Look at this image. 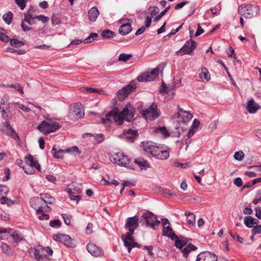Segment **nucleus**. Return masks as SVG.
<instances>
[{
	"mask_svg": "<svg viewBox=\"0 0 261 261\" xmlns=\"http://www.w3.org/2000/svg\"><path fill=\"white\" fill-rule=\"evenodd\" d=\"M142 148L145 152L150 153L153 157L159 160H166L169 156L170 149L167 146H157L151 142H142Z\"/></svg>",
	"mask_w": 261,
	"mask_h": 261,
	"instance_id": "f257e3e1",
	"label": "nucleus"
},
{
	"mask_svg": "<svg viewBox=\"0 0 261 261\" xmlns=\"http://www.w3.org/2000/svg\"><path fill=\"white\" fill-rule=\"evenodd\" d=\"M259 12V6L255 4L242 5L238 8L239 14L247 19L253 17L257 15Z\"/></svg>",
	"mask_w": 261,
	"mask_h": 261,
	"instance_id": "f03ea898",
	"label": "nucleus"
},
{
	"mask_svg": "<svg viewBox=\"0 0 261 261\" xmlns=\"http://www.w3.org/2000/svg\"><path fill=\"white\" fill-rule=\"evenodd\" d=\"M124 120H125L124 117L121 114V112L118 113L117 109H114L106 114L105 118H101V122L106 126H109L112 122V120H114L118 125H121L122 124Z\"/></svg>",
	"mask_w": 261,
	"mask_h": 261,
	"instance_id": "7ed1b4c3",
	"label": "nucleus"
},
{
	"mask_svg": "<svg viewBox=\"0 0 261 261\" xmlns=\"http://www.w3.org/2000/svg\"><path fill=\"white\" fill-rule=\"evenodd\" d=\"M61 127V125L55 121H43L37 126V129L44 135L55 132Z\"/></svg>",
	"mask_w": 261,
	"mask_h": 261,
	"instance_id": "20e7f679",
	"label": "nucleus"
},
{
	"mask_svg": "<svg viewBox=\"0 0 261 261\" xmlns=\"http://www.w3.org/2000/svg\"><path fill=\"white\" fill-rule=\"evenodd\" d=\"M175 246L181 250L183 256L185 257H187L189 253L191 251L196 250L197 247L192 244H189L186 247L183 248V247L187 244L186 239H184V237H180L179 238L177 236V239H174Z\"/></svg>",
	"mask_w": 261,
	"mask_h": 261,
	"instance_id": "39448f33",
	"label": "nucleus"
},
{
	"mask_svg": "<svg viewBox=\"0 0 261 261\" xmlns=\"http://www.w3.org/2000/svg\"><path fill=\"white\" fill-rule=\"evenodd\" d=\"M141 222L145 223L147 226L153 229H155V226H159L161 223L160 221L157 219L156 216L149 211L143 214Z\"/></svg>",
	"mask_w": 261,
	"mask_h": 261,
	"instance_id": "423d86ee",
	"label": "nucleus"
},
{
	"mask_svg": "<svg viewBox=\"0 0 261 261\" xmlns=\"http://www.w3.org/2000/svg\"><path fill=\"white\" fill-rule=\"evenodd\" d=\"M197 46L196 42L192 39H190L185 43L184 45L178 50L176 51L177 56H182L185 55H191Z\"/></svg>",
	"mask_w": 261,
	"mask_h": 261,
	"instance_id": "0eeeda50",
	"label": "nucleus"
},
{
	"mask_svg": "<svg viewBox=\"0 0 261 261\" xmlns=\"http://www.w3.org/2000/svg\"><path fill=\"white\" fill-rule=\"evenodd\" d=\"M0 131L5 135L12 137L16 140L18 143L19 144L20 143L21 140L18 135L16 133L14 129L12 127L7 120L2 123Z\"/></svg>",
	"mask_w": 261,
	"mask_h": 261,
	"instance_id": "6e6552de",
	"label": "nucleus"
},
{
	"mask_svg": "<svg viewBox=\"0 0 261 261\" xmlns=\"http://www.w3.org/2000/svg\"><path fill=\"white\" fill-rule=\"evenodd\" d=\"M110 160L113 163H117L119 165L126 167L130 162L129 159L123 153L118 152L110 156Z\"/></svg>",
	"mask_w": 261,
	"mask_h": 261,
	"instance_id": "1a4fd4ad",
	"label": "nucleus"
},
{
	"mask_svg": "<svg viewBox=\"0 0 261 261\" xmlns=\"http://www.w3.org/2000/svg\"><path fill=\"white\" fill-rule=\"evenodd\" d=\"M84 115V112L81 108L80 104L76 103L75 105L70 107L68 117L71 120H76L82 118Z\"/></svg>",
	"mask_w": 261,
	"mask_h": 261,
	"instance_id": "9d476101",
	"label": "nucleus"
},
{
	"mask_svg": "<svg viewBox=\"0 0 261 261\" xmlns=\"http://www.w3.org/2000/svg\"><path fill=\"white\" fill-rule=\"evenodd\" d=\"M136 88V83L134 81L130 82L128 85L118 91V98L121 101L123 100Z\"/></svg>",
	"mask_w": 261,
	"mask_h": 261,
	"instance_id": "9b49d317",
	"label": "nucleus"
},
{
	"mask_svg": "<svg viewBox=\"0 0 261 261\" xmlns=\"http://www.w3.org/2000/svg\"><path fill=\"white\" fill-rule=\"evenodd\" d=\"M133 233L127 232L125 235L122 234L121 238L124 242V246L127 247L128 251L130 252L133 247L140 248V245L135 242L134 238L132 236Z\"/></svg>",
	"mask_w": 261,
	"mask_h": 261,
	"instance_id": "f8f14e48",
	"label": "nucleus"
},
{
	"mask_svg": "<svg viewBox=\"0 0 261 261\" xmlns=\"http://www.w3.org/2000/svg\"><path fill=\"white\" fill-rule=\"evenodd\" d=\"M162 221L163 222V236H166L172 240L177 239V236L173 232L172 227L170 225L166 226L167 224H169V220L167 218H163Z\"/></svg>",
	"mask_w": 261,
	"mask_h": 261,
	"instance_id": "ddd939ff",
	"label": "nucleus"
},
{
	"mask_svg": "<svg viewBox=\"0 0 261 261\" xmlns=\"http://www.w3.org/2000/svg\"><path fill=\"white\" fill-rule=\"evenodd\" d=\"M139 219L137 215L134 217H128L125 225L126 229H128V232L133 233L135 229L139 226Z\"/></svg>",
	"mask_w": 261,
	"mask_h": 261,
	"instance_id": "4468645a",
	"label": "nucleus"
},
{
	"mask_svg": "<svg viewBox=\"0 0 261 261\" xmlns=\"http://www.w3.org/2000/svg\"><path fill=\"white\" fill-rule=\"evenodd\" d=\"M159 72V68L156 67L153 69L150 72L137 77V80L141 82H150L155 79Z\"/></svg>",
	"mask_w": 261,
	"mask_h": 261,
	"instance_id": "2eb2a0df",
	"label": "nucleus"
},
{
	"mask_svg": "<svg viewBox=\"0 0 261 261\" xmlns=\"http://www.w3.org/2000/svg\"><path fill=\"white\" fill-rule=\"evenodd\" d=\"M156 109L157 106L152 103L149 108L143 111L142 115L146 119L148 118L151 120H154L159 116Z\"/></svg>",
	"mask_w": 261,
	"mask_h": 261,
	"instance_id": "dca6fc26",
	"label": "nucleus"
},
{
	"mask_svg": "<svg viewBox=\"0 0 261 261\" xmlns=\"http://www.w3.org/2000/svg\"><path fill=\"white\" fill-rule=\"evenodd\" d=\"M40 200L44 201V202L46 204L45 207L46 210H45V211L50 212L51 211V208L47 205V204L54 203L55 201V198L47 193H41L40 194ZM33 200L39 202L40 199H39V198H34Z\"/></svg>",
	"mask_w": 261,
	"mask_h": 261,
	"instance_id": "f3484780",
	"label": "nucleus"
},
{
	"mask_svg": "<svg viewBox=\"0 0 261 261\" xmlns=\"http://www.w3.org/2000/svg\"><path fill=\"white\" fill-rule=\"evenodd\" d=\"M135 113V109L130 104L127 105L121 112L125 120L128 122L133 119Z\"/></svg>",
	"mask_w": 261,
	"mask_h": 261,
	"instance_id": "a211bd4d",
	"label": "nucleus"
},
{
	"mask_svg": "<svg viewBox=\"0 0 261 261\" xmlns=\"http://www.w3.org/2000/svg\"><path fill=\"white\" fill-rule=\"evenodd\" d=\"M218 257L216 255L210 252L205 251L201 252L197 257L196 261H217Z\"/></svg>",
	"mask_w": 261,
	"mask_h": 261,
	"instance_id": "6ab92c4d",
	"label": "nucleus"
},
{
	"mask_svg": "<svg viewBox=\"0 0 261 261\" xmlns=\"http://www.w3.org/2000/svg\"><path fill=\"white\" fill-rule=\"evenodd\" d=\"M178 112L177 114V117L181 119L183 123L189 122L193 117L192 115L189 112L184 111L179 106H177Z\"/></svg>",
	"mask_w": 261,
	"mask_h": 261,
	"instance_id": "aec40b11",
	"label": "nucleus"
},
{
	"mask_svg": "<svg viewBox=\"0 0 261 261\" xmlns=\"http://www.w3.org/2000/svg\"><path fill=\"white\" fill-rule=\"evenodd\" d=\"M86 248L87 251L93 256H100L103 254L102 249L93 243H89L87 245Z\"/></svg>",
	"mask_w": 261,
	"mask_h": 261,
	"instance_id": "412c9836",
	"label": "nucleus"
},
{
	"mask_svg": "<svg viewBox=\"0 0 261 261\" xmlns=\"http://www.w3.org/2000/svg\"><path fill=\"white\" fill-rule=\"evenodd\" d=\"M121 136L122 137L125 138L127 142H133L134 140L138 137V133L137 130L128 129L126 132L123 133Z\"/></svg>",
	"mask_w": 261,
	"mask_h": 261,
	"instance_id": "4be33fe9",
	"label": "nucleus"
},
{
	"mask_svg": "<svg viewBox=\"0 0 261 261\" xmlns=\"http://www.w3.org/2000/svg\"><path fill=\"white\" fill-rule=\"evenodd\" d=\"M0 111L3 118L8 120L9 119V113H10L9 104L7 102H1Z\"/></svg>",
	"mask_w": 261,
	"mask_h": 261,
	"instance_id": "5701e85b",
	"label": "nucleus"
},
{
	"mask_svg": "<svg viewBox=\"0 0 261 261\" xmlns=\"http://www.w3.org/2000/svg\"><path fill=\"white\" fill-rule=\"evenodd\" d=\"M245 108L249 113H255L260 108V107L258 104L255 103L253 99L251 98L248 101Z\"/></svg>",
	"mask_w": 261,
	"mask_h": 261,
	"instance_id": "b1692460",
	"label": "nucleus"
},
{
	"mask_svg": "<svg viewBox=\"0 0 261 261\" xmlns=\"http://www.w3.org/2000/svg\"><path fill=\"white\" fill-rule=\"evenodd\" d=\"M135 163L140 167L141 170H146L147 168H150V166L147 161L141 157L135 159Z\"/></svg>",
	"mask_w": 261,
	"mask_h": 261,
	"instance_id": "393cba45",
	"label": "nucleus"
},
{
	"mask_svg": "<svg viewBox=\"0 0 261 261\" xmlns=\"http://www.w3.org/2000/svg\"><path fill=\"white\" fill-rule=\"evenodd\" d=\"M130 23H127L122 24L119 29V33L122 35H126L132 31Z\"/></svg>",
	"mask_w": 261,
	"mask_h": 261,
	"instance_id": "a878e982",
	"label": "nucleus"
},
{
	"mask_svg": "<svg viewBox=\"0 0 261 261\" xmlns=\"http://www.w3.org/2000/svg\"><path fill=\"white\" fill-rule=\"evenodd\" d=\"M244 221L245 225L249 228H252L254 225H257L259 223V221L257 219L251 216L245 217Z\"/></svg>",
	"mask_w": 261,
	"mask_h": 261,
	"instance_id": "bb28decb",
	"label": "nucleus"
},
{
	"mask_svg": "<svg viewBox=\"0 0 261 261\" xmlns=\"http://www.w3.org/2000/svg\"><path fill=\"white\" fill-rule=\"evenodd\" d=\"M99 13L97 7H93L91 8L88 11V17L89 20L92 22L95 21L96 20Z\"/></svg>",
	"mask_w": 261,
	"mask_h": 261,
	"instance_id": "cd10ccee",
	"label": "nucleus"
},
{
	"mask_svg": "<svg viewBox=\"0 0 261 261\" xmlns=\"http://www.w3.org/2000/svg\"><path fill=\"white\" fill-rule=\"evenodd\" d=\"M61 242L67 247H72L74 246L73 240L68 235L63 234L61 236Z\"/></svg>",
	"mask_w": 261,
	"mask_h": 261,
	"instance_id": "c85d7f7f",
	"label": "nucleus"
},
{
	"mask_svg": "<svg viewBox=\"0 0 261 261\" xmlns=\"http://www.w3.org/2000/svg\"><path fill=\"white\" fill-rule=\"evenodd\" d=\"M185 128L182 126L181 127L178 122L175 123V128L173 129L171 133L173 134L174 137H179L181 134L180 131H184Z\"/></svg>",
	"mask_w": 261,
	"mask_h": 261,
	"instance_id": "c756f323",
	"label": "nucleus"
},
{
	"mask_svg": "<svg viewBox=\"0 0 261 261\" xmlns=\"http://www.w3.org/2000/svg\"><path fill=\"white\" fill-rule=\"evenodd\" d=\"M101 36L105 39H111L114 37L116 36V34L110 30L106 29L101 32Z\"/></svg>",
	"mask_w": 261,
	"mask_h": 261,
	"instance_id": "7c9ffc66",
	"label": "nucleus"
},
{
	"mask_svg": "<svg viewBox=\"0 0 261 261\" xmlns=\"http://www.w3.org/2000/svg\"><path fill=\"white\" fill-rule=\"evenodd\" d=\"M51 152L53 153V156L55 158L62 159L63 158V154L66 152V150L61 149L57 150L55 147H53L51 149Z\"/></svg>",
	"mask_w": 261,
	"mask_h": 261,
	"instance_id": "2f4dec72",
	"label": "nucleus"
},
{
	"mask_svg": "<svg viewBox=\"0 0 261 261\" xmlns=\"http://www.w3.org/2000/svg\"><path fill=\"white\" fill-rule=\"evenodd\" d=\"M25 160L26 163L32 168L35 166V165L38 162L37 160H35L34 156L31 154L26 155L25 156Z\"/></svg>",
	"mask_w": 261,
	"mask_h": 261,
	"instance_id": "473e14b6",
	"label": "nucleus"
},
{
	"mask_svg": "<svg viewBox=\"0 0 261 261\" xmlns=\"http://www.w3.org/2000/svg\"><path fill=\"white\" fill-rule=\"evenodd\" d=\"M35 15L33 16L32 14L27 13L24 14V21L30 25L34 24L36 23Z\"/></svg>",
	"mask_w": 261,
	"mask_h": 261,
	"instance_id": "72a5a7b5",
	"label": "nucleus"
},
{
	"mask_svg": "<svg viewBox=\"0 0 261 261\" xmlns=\"http://www.w3.org/2000/svg\"><path fill=\"white\" fill-rule=\"evenodd\" d=\"M199 77L201 80H205L206 81H208L210 80V74L206 68H202L201 71L199 73Z\"/></svg>",
	"mask_w": 261,
	"mask_h": 261,
	"instance_id": "f704fd0d",
	"label": "nucleus"
},
{
	"mask_svg": "<svg viewBox=\"0 0 261 261\" xmlns=\"http://www.w3.org/2000/svg\"><path fill=\"white\" fill-rule=\"evenodd\" d=\"M185 215L187 216V221L189 224L194 225L195 223V215L191 212H186Z\"/></svg>",
	"mask_w": 261,
	"mask_h": 261,
	"instance_id": "c9c22d12",
	"label": "nucleus"
},
{
	"mask_svg": "<svg viewBox=\"0 0 261 261\" xmlns=\"http://www.w3.org/2000/svg\"><path fill=\"white\" fill-rule=\"evenodd\" d=\"M11 237H12L14 242L16 243L23 240V237L22 235V233L17 231H14L13 233L11 234Z\"/></svg>",
	"mask_w": 261,
	"mask_h": 261,
	"instance_id": "e433bc0d",
	"label": "nucleus"
},
{
	"mask_svg": "<svg viewBox=\"0 0 261 261\" xmlns=\"http://www.w3.org/2000/svg\"><path fill=\"white\" fill-rule=\"evenodd\" d=\"M13 13L11 11H8L7 13L3 15V19L4 21L8 24H10L13 19Z\"/></svg>",
	"mask_w": 261,
	"mask_h": 261,
	"instance_id": "4c0bfd02",
	"label": "nucleus"
},
{
	"mask_svg": "<svg viewBox=\"0 0 261 261\" xmlns=\"http://www.w3.org/2000/svg\"><path fill=\"white\" fill-rule=\"evenodd\" d=\"M1 203L2 204H7L8 206H10L15 203V201H13L6 196H2L1 198Z\"/></svg>",
	"mask_w": 261,
	"mask_h": 261,
	"instance_id": "58836bf2",
	"label": "nucleus"
},
{
	"mask_svg": "<svg viewBox=\"0 0 261 261\" xmlns=\"http://www.w3.org/2000/svg\"><path fill=\"white\" fill-rule=\"evenodd\" d=\"M98 37V34L95 33H91L89 36L83 40L84 43H89L95 40Z\"/></svg>",
	"mask_w": 261,
	"mask_h": 261,
	"instance_id": "ea45409f",
	"label": "nucleus"
},
{
	"mask_svg": "<svg viewBox=\"0 0 261 261\" xmlns=\"http://www.w3.org/2000/svg\"><path fill=\"white\" fill-rule=\"evenodd\" d=\"M11 45L15 47H18L23 46L25 44V43L22 41L18 40L17 39H11L10 41Z\"/></svg>",
	"mask_w": 261,
	"mask_h": 261,
	"instance_id": "a19ab883",
	"label": "nucleus"
},
{
	"mask_svg": "<svg viewBox=\"0 0 261 261\" xmlns=\"http://www.w3.org/2000/svg\"><path fill=\"white\" fill-rule=\"evenodd\" d=\"M68 194L69 195V197L72 200H76V203H78L79 201L81 196L80 195H74L73 194L75 193V192H73V190L71 189H68Z\"/></svg>",
	"mask_w": 261,
	"mask_h": 261,
	"instance_id": "79ce46f5",
	"label": "nucleus"
},
{
	"mask_svg": "<svg viewBox=\"0 0 261 261\" xmlns=\"http://www.w3.org/2000/svg\"><path fill=\"white\" fill-rule=\"evenodd\" d=\"M132 54H125L122 53L119 55L118 60L119 61L126 62L127 61L129 60L132 57Z\"/></svg>",
	"mask_w": 261,
	"mask_h": 261,
	"instance_id": "37998d69",
	"label": "nucleus"
},
{
	"mask_svg": "<svg viewBox=\"0 0 261 261\" xmlns=\"http://www.w3.org/2000/svg\"><path fill=\"white\" fill-rule=\"evenodd\" d=\"M30 252L33 253L34 257L37 260H38L39 259H41L40 258L42 255L40 254V251L38 249L36 248H31L30 249Z\"/></svg>",
	"mask_w": 261,
	"mask_h": 261,
	"instance_id": "c03bdc74",
	"label": "nucleus"
},
{
	"mask_svg": "<svg viewBox=\"0 0 261 261\" xmlns=\"http://www.w3.org/2000/svg\"><path fill=\"white\" fill-rule=\"evenodd\" d=\"M234 158L239 161H242L244 157V153L242 151H239L235 152Z\"/></svg>",
	"mask_w": 261,
	"mask_h": 261,
	"instance_id": "a18cd8bd",
	"label": "nucleus"
},
{
	"mask_svg": "<svg viewBox=\"0 0 261 261\" xmlns=\"http://www.w3.org/2000/svg\"><path fill=\"white\" fill-rule=\"evenodd\" d=\"M170 6H168L166 7L163 11H162L159 15H158L154 18V21H158L160 19H161L165 14L169 10Z\"/></svg>",
	"mask_w": 261,
	"mask_h": 261,
	"instance_id": "49530a36",
	"label": "nucleus"
},
{
	"mask_svg": "<svg viewBox=\"0 0 261 261\" xmlns=\"http://www.w3.org/2000/svg\"><path fill=\"white\" fill-rule=\"evenodd\" d=\"M156 130L158 132L163 135L165 137L169 136V133L165 126L160 127Z\"/></svg>",
	"mask_w": 261,
	"mask_h": 261,
	"instance_id": "de8ad7c7",
	"label": "nucleus"
},
{
	"mask_svg": "<svg viewBox=\"0 0 261 261\" xmlns=\"http://www.w3.org/2000/svg\"><path fill=\"white\" fill-rule=\"evenodd\" d=\"M6 50L7 52H11L12 53H16L18 55H23L25 54V51L24 50H21V49H15L14 48H12L10 47H7L6 49Z\"/></svg>",
	"mask_w": 261,
	"mask_h": 261,
	"instance_id": "09e8293b",
	"label": "nucleus"
},
{
	"mask_svg": "<svg viewBox=\"0 0 261 261\" xmlns=\"http://www.w3.org/2000/svg\"><path fill=\"white\" fill-rule=\"evenodd\" d=\"M172 87H168L167 86L166 84L164 83H162V88L160 90V92L161 94L168 93L169 92L170 89H171Z\"/></svg>",
	"mask_w": 261,
	"mask_h": 261,
	"instance_id": "8fccbe9b",
	"label": "nucleus"
},
{
	"mask_svg": "<svg viewBox=\"0 0 261 261\" xmlns=\"http://www.w3.org/2000/svg\"><path fill=\"white\" fill-rule=\"evenodd\" d=\"M15 2L21 10H23L26 6V0H15Z\"/></svg>",
	"mask_w": 261,
	"mask_h": 261,
	"instance_id": "3c124183",
	"label": "nucleus"
},
{
	"mask_svg": "<svg viewBox=\"0 0 261 261\" xmlns=\"http://www.w3.org/2000/svg\"><path fill=\"white\" fill-rule=\"evenodd\" d=\"M10 40L11 39L8 35L3 33H0V40L4 43H8L10 42Z\"/></svg>",
	"mask_w": 261,
	"mask_h": 261,
	"instance_id": "603ef678",
	"label": "nucleus"
},
{
	"mask_svg": "<svg viewBox=\"0 0 261 261\" xmlns=\"http://www.w3.org/2000/svg\"><path fill=\"white\" fill-rule=\"evenodd\" d=\"M161 192L162 193V194L164 196V197L167 198L174 195L173 193H171L170 191L167 189L163 188L161 190Z\"/></svg>",
	"mask_w": 261,
	"mask_h": 261,
	"instance_id": "864d4df0",
	"label": "nucleus"
},
{
	"mask_svg": "<svg viewBox=\"0 0 261 261\" xmlns=\"http://www.w3.org/2000/svg\"><path fill=\"white\" fill-rule=\"evenodd\" d=\"M35 17L36 19H38V20L42 21L44 23H46L49 20L48 17L43 15H35Z\"/></svg>",
	"mask_w": 261,
	"mask_h": 261,
	"instance_id": "5fc2aeb1",
	"label": "nucleus"
},
{
	"mask_svg": "<svg viewBox=\"0 0 261 261\" xmlns=\"http://www.w3.org/2000/svg\"><path fill=\"white\" fill-rule=\"evenodd\" d=\"M9 87L14 88L17 91L20 92L21 94L23 93V88L19 84H11Z\"/></svg>",
	"mask_w": 261,
	"mask_h": 261,
	"instance_id": "6e6d98bb",
	"label": "nucleus"
},
{
	"mask_svg": "<svg viewBox=\"0 0 261 261\" xmlns=\"http://www.w3.org/2000/svg\"><path fill=\"white\" fill-rule=\"evenodd\" d=\"M1 249L2 251L5 253L10 252L11 250L10 247L7 244L4 243H2L1 245Z\"/></svg>",
	"mask_w": 261,
	"mask_h": 261,
	"instance_id": "4d7b16f0",
	"label": "nucleus"
},
{
	"mask_svg": "<svg viewBox=\"0 0 261 261\" xmlns=\"http://www.w3.org/2000/svg\"><path fill=\"white\" fill-rule=\"evenodd\" d=\"M253 203L254 204L261 203V190L257 192L256 198L253 200Z\"/></svg>",
	"mask_w": 261,
	"mask_h": 261,
	"instance_id": "13d9d810",
	"label": "nucleus"
},
{
	"mask_svg": "<svg viewBox=\"0 0 261 261\" xmlns=\"http://www.w3.org/2000/svg\"><path fill=\"white\" fill-rule=\"evenodd\" d=\"M86 90L87 91V92H89L91 93L97 92V93L101 94L103 92V91L101 90H98L96 88H90V87L86 88Z\"/></svg>",
	"mask_w": 261,
	"mask_h": 261,
	"instance_id": "bf43d9fd",
	"label": "nucleus"
},
{
	"mask_svg": "<svg viewBox=\"0 0 261 261\" xmlns=\"http://www.w3.org/2000/svg\"><path fill=\"white\" fill-rule=\"evenodd\" d=\"M61 221L58 219H56L49 222V225L50 226L54 227L55 226L59 227L61 226Z\"/></svg>",
	"mask_w": 261,
	"mask_h": 261,
	"instance_id": "052dcab7",
	"label": "nucleus"
},
{
	"mask_svg": "<svg viewBox=\"0 0 261 261\" xmlns=\"http://www.w3.org/2000/svg\"><path fill=\"white\" fill-rule=\"evenodd\" d=\"M251 231L253 235L261 233V225L254 227Z\"/></svg>",
	"mask_w": 261,
	"mask_h": 261,
	"instance_id": "680f3d73",
	"label": "nucleus"
},
{
	"mask_svg": "<svg viewBox=\"0 0 261 261\" xmlns=\"http://www.w3.org/2000/svg\"><path fill=\"white\" fill-rule=\"evenodd\" d=\"M65 150H66V152H78L79 154L80 153V151L79 149V148L77 147V146H72V147L71 148H67L66 149H65Z\"/></svg>",
	"mask_w": 261,
	"mask_h": 261,
	"instance_id": "e2e57ef3",
	"label": "nucleus"
},
{
	"mask_svg": "<svg viewBox=\"0 0 261 261\" xmlns=\"http://www.w3.org/2000/svg\"><path fill=\"white\" fill-rule=\"evenodd\" d=\"M25 22H26L24 21V19H23L21 23V27L22 28L23 31L26 32L31 30L32 28L26 25L25 24Z\"/></svg>",
	"mask_w": 261,
	"mask_h": 261,
	"instance_id": "0e129e2a",
	"label": "nucleus"
},
{
	"mask_svg": "<svg viewBox=\"0 0 261 261\" xmlns=\"http://www.w3.org/2000/svg\"><path fill=\"white\" fill-rule=\"evenodd\" d=\"M233 183L238 187H240L243 185L242 180L240 177L236 178L233 180Z\"/></svg>",
	"mask_w": 261,
	"mask_h": 261,
	"instance_id": "69168bd1",
	"label": "nucleus"
},
{
	"mask_svg": "<svg viewBox=\"0 0 261 261\" xmlns=\"http://www.w3.org/2000/svg\"><path fill=\"white\" fill-rule=\"evenodd\" d=\"M62 218L64 219V222L67 225H69L70 223V217L67 214H62Z\"/></svg>",
	"mask_w": 261,
	"mask_h": 261,
	"instance_id": "338daca9",
	"label": "nucleus"
},
{
	"mask_svg": "<svg viewBox=\"0 0 261 261\" xmlns=\"http://www.w3.org/2000/svg\"><path fill=\"white\" fill-rule=\"evenodd\" d=\"M255 216L258 218L261 219V207L257 206L255 207Z\"/></svg>",
	"mask_w": 261,
	"mask_h": 261,
	"instance_id": "774afa93",
	"label": "nucleus"
}]
</instances>
